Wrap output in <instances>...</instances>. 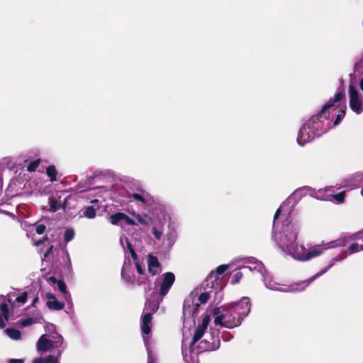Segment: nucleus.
<instances>
[{
    "instance_id": "1",
    "label": "nucleus",
    "mask_w": 363,
    "mask_h": 363,
    "mask_svg": "<svg viewBox=\"0 0 363 363\" xmlns=\"http://www.w3.org/2000/svg\"><path fill=\"white\" fill-rule=\"evenodd\" d=\"M298 237V228L294 225L287 226L286 230L283 233L274 234V240L277 246L281 250L288 255H291L296 257L295 253L298 247L296 242Z\"/></svg>"
},
{
    "instance_id": "2",
    "label": "nucleus",
    "mask_w": 363,
    "mask_h": 363,
    "mask_svg": "<svg viewBox=\"0 0 363 363\" xmlns=\"http://www.w3.org/2000/svg\"><path fill=\"white\" fill-rule=\"evenodd\" d=\"M222 311H223L224 314L228 313L230 320H234V328L238 327L250 311V298L243 297L238 302L224 305L222 306Z\"/></svg>"
},
{
    "instance_id": "3",
    "label": "nucleus",
    "mask_w": 363,
    "mask_h": 363,
    "mask_svg": "<svg viewBox=\"0 0 363 363\" xmlns=\"http://www.w3.org/2000/svg\"><path fill=\"white\" fill-rule=\"evenodd\" d=\"M210 291L201 293L198 298L199 303H194V299L190 297L184 300L183 304V314L188 317L196 315L200 304L206 303L210 298Z\"/></svg>"
},
{
    "instance_id": "4",
    "label": "nucleus",
    "mask_w": 363,
    "mask_h": 363,
    "mask_svg": "<svg viewBox=\"0 0 363 363\" xmlns=\"http://www.w3.org/2000/svg\"><path fill=\"white\" fill-rule=\"evenodd\" d=\"M228 268V264H221L217 267L216 272H211L202 282L201 288L204 290L211 285V289L216 288L221 282L222 277H220Z\"/></svg>"
},
{
    "instance_id": "5",
    "label": "nucleus",
    "mask_w": 363,
    "mask_h": 363,
    "mask_svg": "<svg viewBox=\"0 0 363 363\" xmlns=\"http://www.w3.org/2000/svg\"><path fill=\"white\" fill-rule=\"evenodd\" d=\"M349 96L350 107L352 111L357 114L362 113L363 111V103L362 100L359 99L357 90L352 83L349 85Z\"/></svg>"
},
{
    "instance_id": "6",
    "label": "nucleus",
    "mask_w": 363,
    "mask_h": 363,
    "mask_svg": "<svg viewBox=\"0 0 363 363\" xmlns=\"http://www.w3.org/2000/svg\"><path fill=\"white\" fill-rule=\"evenodd\" d=\"M175 281V276L172 272L163 274L162 282L160 286L159 295L163 298L165 296Z\"/></svg>"
},
{
    "instance_id": "7",
    "label": "nucleus",
    "mask_w": 363,
    "mask_h": 363,
    "mask_svg": "<svg viewBox=\"0 0 363 363\" xmlns=\"http://www.w3.org/2000/svg\"><path fill=\"white\" fill-rule=\"evenodd\" d=\"M322 114L318 113L313 115L305 125L309 128L312 133H314L315 137H320L325 131L323 130V122L320 121Z\"/></svg>"
},
{
    "instance_id": "8",
    "label": "nucleus",
    "mask_w": 363,
    "mask_h": 363,
    "mask_svg": "<svg viewBox=\"0 0 363 363\" xmlns=\"http://www.w3.org/2000/svg\"><path fill=\"white\" fill-rule=\"evenodd\" d=\"M109 222L114 225H121L123 222L129 225H136L135 220L131 219L128 216L122 212L111 214L109 216Z\"/></svg>"
},
{
    "instance_id": "9",
    "label": "nucleus",
    "mask_w": 363,
    "mask_h": 363,
    "mask_svg": "<svg viewBox=\"0 0 363 363\" xmlns=\"http://www.w3.org/2000/svg\"><path fill=\"white\" fill-rule=\"evenodd\" d=\"M220 347V340L218 337L211 336L210 339H204L201 340L198 345L199 350L201 352L213 351L218 349Z\"/></svg>"
},
{
    "instance_id": "10",
    "label": "nucleus",
    "mask_w": 363,
    "mask_h": 363,
    "mask_svg": "<svg viewBox=\"0 0 363 363\" xmlns=\"http://www.w3.org/2000/svg\"><path fill=\"white\" fill-rule=\"evenodd\" d=\"M315 138L314 133H312L311 130L304 124L299 130L297 137V143L300 145H304L306 143L313 140Z\"/></svg>"
},
{
    "instance_id": "11",
    "label": "nucleus",
    "mask_w": 363,
    "mask_h": 363,
    "mask_svg": "<svg viewBox=\"0 0 363 363\" xmlns=\"http://www.w3.org/2000/svg\"><path fill=\"white\" fill-rule=\"evenodd\" d=\"M347 256V254L346 252H344L341 255H339L337 256H336L335 257H333L331 261L330 262L329 264L325 267V268L322 269L318 273H317L315 275H314L313 277H311L309 279H308V282H311L313 281V280H315L317 277L324 274L325 272H327L333 266L335 265V264L337 262H340L342 260H343L344 259H345Z\"/></svg>"
},
{
    "instance_id": "12",
    "label": "nucleus",
    "mask_w": 363,
    "mask_h": 363,
    "mask_svg": "<svg viewBox=\"0 0 363 363\" xmlns=\"http://www.w3.org/2000/svg\"><path fill=\"white\" fill-rule=\"evenodd\" d=\"M214 324L216 325H220L228 328H234L235 323L234 320L230 319V316L227 314H224L223 311L222 313L217 315L214 319Z\"/></svg>"
},
{
    "instance_id": "13",
    "label": "nucleus",
    "mask_w": 363,
    "mask_h": 363,
    "mask_svg": "<svg viewBox=\"0 0 363 363\" xmlns=\"http://www.w3.org/2000/svg\"><path fill=\"white\" fill-rule=\"evenodd\" d=\"M344 96V94L342 91H339L335 94L334 98L330 99L325 104H324L319 111L320 114H325V111L335 106V103L340 101Z\"/></svg>"
},
{
    "instance_id": "14",
    "label": "nucleus",
    "mask_w": 363,
    "mask_h": 363,
    "mask_svg": "<svg viewBox=\"0 0 363 363\" xmlns=\"http://www.w3.org/2000/svg\"><path fill=\"white\" fill-rule=\"evenodd\" d=\"M51 348H54L52 340L47 339L45 335H43L38 339L37 342V349L38 351L45 352Z\"/></svg>"
},
{
    "instance_id": "15",
    "label": "nucleus",
    "mask_w": 363,
    "mask_h": 363,
    "mask_svg": "<svg viewBox=\"0 0 363 363\" xmlns=\"http://www.w3.org/2000/svg\"><path fill=\"white\" fill-rule=\"evenodd\" d=\"M147 267L148 272L152 276H155L158 274V272L154 268H158L160 267V263L157 257L150 254L147 257Z\"/></svg>"
},
{
    "instance_id": "16",
    "label": "nucleus",
    "mask_w": 363,
    "mask_h": 363,
    "mask_svg": "<svg viewBox=\"0 0 363 363\" xmlns=\"http://www.w3.org/2000/svg\"><path fill=\"white\" fill-rule=\"evenodd\" d=\"M152 313H147L142 318L141 331L145 335H149L151 332V322L152 319Z\"/></svg>"
},
{
    "instance_id": "17",
    "label": "nucleus",
    "mask_w": 363,
    "mask_h": 363,
    "mask_svg": "<svg viewBox=\"0 0 363 363\" xmlns=\"http://www.w3.org/2000/svg\"><path fill=\"white\" fill-rule=\"evenodd\" d=\"M325 249V248L323 247H316L309 250L308 252L303 255L301 257H298V259L302 261L309 260L313 257L320 255L323 252Z\"/></svg>"
},
{
    "instance_id": "18",
    "label": "nucleus",
    "mask_w": 363,
    "mask_h": 363,
    "mask_svg": "<svg viewBox=\"0 0 363 363\" xmlns=\"http://www.w3.org/2000/svg\"><path fill=\"white\" fill-rule=\"evenodd\" d=\"M46 306L53 311H60L62 310L65 307V303L62 301H57L56 298L52 301H48L46 303Z\"/></svg>"
},
{
    "instance_id": "19",
    "label": "nucleus",
    "mask_w": 363,
    "mask_h": 363,
    "mask_svg": "<svg viewBox=\"0 0 363 363\" xmlns=\"http://www.w3.org/2000/svg\"><path fill=\"white\" fill-rule=\"evenodd\" d=\"M134 217L136 220V221H135L136 225L141 224L143 225H148L152 222L151 218L147 215H144V216H143L139 213H138V214L135 213Z\"/></svg>"
},
{
    "instance_id": "20",
    "label": "nucleus",
    "mask_w": 363,
    "mask_h": 363,
    "mask_svg": "<svg viewBox=\"0 0 363 363\" xmlns=\"http://www.w3.org/2000/svg\"><path fill=\"white\" fill-rule=\"evenodd\" d=\"M33 363H59L58 357L54 355H48V357L35 358Z\"/></svg>"
},
{
    "instance_id": "21",
    "label": "nucleus",
    "mask_w": 363,
    "mask_h": 363,
    "mask_svg": "<svg viewBox=\"0 0 363 363\" xmlns=\"http://www.w3.org/2000/svg\"><path fill=\"white\" fill-rule=\"evenodd\" d=\"M46 174L48 177L50 178V181L51 182H54L57 181V171L56 169V167L55 165H49L46 168Z\"/></svg>"
},
{
    "instance_id": "22",
    "label": "nucleus",
    "mask_w": 363,
    "mask_h": 363,
    "mask_svg": "<svg viewBox=\"0 0 363 363\" xmlns=\"http://www.w3.org/2000/svg\"><path fill=\"white\" fill-rule=\"evenodd\" d=\"M206 330V329L202 328L200 325L197 326L194 335L193 336L192 341L191 342V346L197 342L203 337Z\"/></svg>"
},
{
    "instance_id": "23",
    "label": "nucleus",
    "mask_w": 363,
    "mask_h": 363,
    "mask_svg": "<svg viewBox=\"0 0 363 363\" xmlns=\"http://www.w3.org/2000/svg\"><path fill=\"white\" fill-rule=\"evenodd\" d=\"M52 342L54 344V347L60 348L57 351V354L56 356L59 357H60L63 350L65 349V347H63V338L61 335H59L56 340H52Z\"/></svg>"
},
{
    "instance_id": "24",
    "label": "nucleus",
    "mask_w": 363,
    "mask_h": 363,
    "mask_svg": "<svg viewBox=\"0 0 363 363\" xmlns=\"http://www.w3.org/2000/svg\"><path fill=\"white\" fill-rule=\"evenodd\" d=\"M6 334L13 340H19L21 337V333L18 330L13 328L6 329Z\"/></svg>"
},
{
    "instance_id": "25",
    "label": "nucleus",
    "mask_w": 363,
    "mask_h": 363,
    "mask_svg": "<svg viewBox=\"0 0 363 363\" xmlns=\"http://www.w3.org/2000/svg\"><path fill=\"white\" fill-rule=\"evenodd\" d=\"M57 286L58 289L61 293L64 294L65 298L67 299V298L70 297V295L69 294L68 291H67V286L66 284L62 280H59L57 281Z\"/></svg>"
},
{
    "instance_id": "26",
    "label": "nucleus",
    "mask_w": 363,
    "mask_h": 363,
    "mask_svg": "<svg viewBox=\"0 0 363 363\" xmlns=\"http://www.w3.org/2000/svg\"><path fill=\"white\" fill-rule=\"evenodd\" d=\"M84 216L89 219L94 218L96 217V210L92 206H87L84 211Z\"/></svg>"
},
{
    "instance_id": "27",
    "label": "nucleus",
    "mask_w": 363,
    "mask_h": 363,
    "mask_svg": "<svg viewBox=\"0 0 363 363\" xmlns=\"http://www.w3.org/2000/svg\"><path fill=\"white\" fill-rule=\"evenodd\" d=\"M41 162V160L37 159L33 161H31L26 167V169L29 172H34L36 171L37 167L39 166Z\"/></svg>"
},
{
    "instance_id": "28",
    "label": "nucleus",
    "mask_w": 363,
    "mask_h": 363,
    "mask_svg": "<svg viewBox=\"0 0 363 363\" xmlns=\"http://www.w3.org/2000/svg\"><path fill=\"white\" fill-rule=\"evenodd\" d=\"M50 208L49 211L51 212H56L60 208V203L54 197L49 199Z\"/></svg>"
},
{
    "instance_id": "29",
    "label": "nucleus",
    "mask_w": 363,
    "mask_h": 363,
    "mask_svg": "<svg viewBox=\"0 0 363 363\" xmlns=\"http://www.w3.org/2000/svg\"><path fill=\"white\" fill-rule=\"evenodd\" d=\"M74 230L73 228H67L65 231V234H64V240L66 242H70L71 240H73L74 237Z\"/></svg>"
},
{
    "instance_id": "30",
    "label": "nucleus",
    "mask_w": 363,
    "mask_h": 363,
    "mask_svg": "<svg viewBox=\"0 0 363 363\" xmlns=\"http://www.w3.org/2000/svg\"><path fill=\"white\" fill-rule=\"evenodd\" d=\"M121 276L125 280L126 282L133 283L135 278L134 276L129 272H126V269L123 267L121 270Z\"/></svg>"
},
{
    "instance_id": "31",
    "label": "nucleus",
    "mask_w": 363,
    "mask_h": 363,
    "mask_svg": "<svg viewBox=\"0 0 363 363\" xmlns=\"http://www.w3.org/2000/svg\"><path fill=\"white\" fill-rule=\"evenodd\" d=\"M0 310L2 313V315L4 316V318L8 320L9 318V308H8V306L6 303H1L0 304Z\"/></svg>"
},
{
    "instance_id": "32",
    "label": "nucleus",
    "mask_w": 363,
    "mask_h": 363,
    "mask_svg": "<svg viewBox=\"0 0 363 363\" xmlns=\"http://www.w3.org/2000/svg\"><path fill=\"white\" fill-rule=\"evenodd\" d=\"M243 275L241 272H237L232 276V279L230 281L232 284H236L240 282Z\"/></svg>"
},
{
    "instance_id": "33",
    "label": "nucleus",
    "mask_w": 363,
    "mask_h": 363,
    "mask_svg": "<svg viewBox=\"0 0 363 363\" xmlns=\"http://www.w3.org/2000/svg\"><path fill=\"white\" fill-rule=\"evenodd\" d=\"M345 197V191H340V192L333 195V198L339 203L344 202Z\"/></svg>"
},
{
    "instance_id": "34",
    "label": "nucleus",
    "mask_w": 363,
    "mask_h": 363,
    "mask_svg": "<svg viewBox=\"0 0 363 363\" xmlns=\"http://www.w3.org/2000/svg\"><path fill=\"white\" fill-rule=\"evenodd\" d=\"M345 111L343 110V109H341L338 114L336 116V118H335V120L334 121V125H338L340 121H342V119L345 117Z\"/></svg>"
},
{
    "instance_id": "35",
    "label": "nucleus",
    "mask_w": 363,
    "mask_h": 363,
    "mask_svg": "<svg viewBox=\"0 0 363 363\" xmlns=\"http://www.w3.org/2000/svg\"><path fill=\"white\" fill-rule=\"evenodd\" d=\"M27 299L28 293L24 291L16 298L15 301L17 303H25L27 301Z\"/></svg>"
},
{
    "instance_id": "36",
    "label": "nucleus",
    "mask_w": 363,
    "mask_h": 363,
    "mask_svg": "<svg viewBox=\"0 0 363 363\" xmlns=\"http://www.w3.org/2000/svg\"><path fill=\"white\" fill-rule=\"evenodd\" d=\"M34 323L33 319L32 318H27L26 319H22L19 320V323L21 327H27L32 325Z\"/></svg>"
},
{
    "instance_id": "37",
    "label": "nucleus",
    "mask_w": 363,
    "mask_h": 363,
    "mask_svg": "<svg viewBox=\"0 0 363 363\" xmlns=\"http://www.w3.org/2000/svg\"><path fill=\"white\" fill-rule=\"evenodd\" d=\"M131 197L133 199H134L135 200L141 202L143 204H146V201H145V198L140 194L133 193L132 194Z\"/></svg>"
},
{
    "instance_id": "38",
    "label": "nucleus",
    "mask_w": 363,
    "mask_h": 363,
    "mask_svg": "<svg viewBox=\"0 0 363 363\" xmlns=\"http://www.w3.org/2000/svg\"><path fill=\"white\" fill-rule=\"evenodd\" d=\"M350 240V237L344 238L342 239H339L335 241L336 244L335 245V246H338V247L345 246Z\"/></svg>"
},
{
    "instance_id": "39",
    "label": "nucleus",
    "mask_w": 363,
    "mask_h": 363,
    "mask_svg": "<svg viewBox=\"0 0 363 363\" xmlns=\"http://www.w3.org/2000/svg\"><path fill=\"white\" fill-rule=\"evenodd\" d=\"M46 226L44 224L37 225L35 227V232L38 235H42L45 233Z\"/></svg>"
},
{
    "instance_id": "40",
    "label": "nucleus",
    "mask_w": 363,
    "mask_h": 363,
    "mask_svg": "<svg viewBox=\"0 0 363 363\" xmlns=\"http://www.w3.org/2000/svg\"><path fill=\"white\" fill-rule=\"evenodd\" d=\"M350 240H362L363 241V230L361 231H359L351 236H350Z\"/></svg>"
},
{
    "instance_id": "41",
    "label": "nucleus",
    "mask_w": 363,
    "mask_h": 363,
    "mask_svg": "<svg viewBox=\"0 0 363 363\" xmlns=\"http://www.w3.org/2000/svg\"><path fill=\"white\" fill-rule=\"evenodd\" d=\"M210 321L209 315H206L203 317L202 320V323L199 324V325L201 326L202 328L206 329Z\"/></svg>"
},
{
    "instance_id": "42",
    "label": "nucleus",
    "mask_w": 363,
    "mask_h": 363,
    "mask_svg": "<svg viewBox=\"0 0 363 363\" xmlns=\"http://www.w3.org/2000/svg\"><path fill=\"white\" fill-rule=\"evenodd\" d=\"M49 240L48 235H45L43 238L39 239L38 240L34 241V245L36 247H38L41 245L43 243H44L45 241H48Z\"/></svg>"
},
{
    "instance_id": "43",
    "label": "nucleus",
    "mask_w": 363,
    "mask_h": 363,
    "mask_svg": "<svg viewBox=\"0 0 363 363\" xmlns=\"http://www.w3.org/2000/svg\"><path fill=\"white\" fill-rule=\"evenodd\" d=\"M349 250L350 251V253H354L359 251V246L357 243H352L349 247Z\"/></svg>"
},
{
    "instance_id": "44",
    "label": "nucleus",
    "mask_w": 363,
    "mask_h": 363,
    "mask_svg": "<svg viewBox=\"0 0 363 363\" xmlns=\"http://www.w3.org/2000/svg\"><path fill=\"white\" fill-rule=\"evenodd\" d=\"M152 234L154 235L155 238L157 240L161 238L162 236V231L157 229V228L153 227L152 228Z\"/></svg>"
},
{
    "instance_id": "45",
    "label": "nucleus",
    "mask_w": 363,
    "mask_h": 363,
    "mask_svg": "<svg viewBox=\"0 0 363 363\" xmlns=\"http://www.w3.org/2000/svg\"><path fill=\"white\" fill-rule=\"evenodd\" d=\"M135 267H136V269H137V272H138V274H144V271H143L139 261L135 262Z\"/></svg>"
},
{
    "instance_id": "46",
    "label": "nucleus",
    "mask_w": 363,
    "mask_h": 363,
    "mask_svg": "<svg viewBox=\"0 0 363 363\" xmlns=\"http://www.w3.org/2000/svg\"><path fill=\"white\" fill-rule=\"evenodd\" d=\"M52 250H53V245H50L49 246V247L47 249L46 252L43 255L44 258L48 257L52 252Z\"/></svg>"
},
{
    "instance_id": "47",
    "label": "nucleus",
    "mask_w": 363,
    "mask_h": 363,
    "mask_svg": "<svg viewBox=\"0 0 363 363\" xmlns=\"http://www.w3.org/2000/svg\"><path fill=\"white\" fill-rule=\"evenodd\" d=\"M129 251H130L132 258L135 260V262L138 261V255H137L135 251L134 250V249L133 247H130V250H129Z\"/></svg>"
},
{
    "instance_id": "48",
    "label": "nucleus",
    "mask_w": 363,
    "mask_h": 363,
    "mask_svg": "<svg viewBox=\"0 0 363 363\" xmlns=\"http://www.w3.org/2000/svg\"><path fill=\"white\" fill-rule=\"evenodd\" d=\"M129 251H130L132 258L135 260V262L138 261V255H137L135 251L134 250V249L133 247H130V250H129Z\"/></svg>"
},
{
    "instance_id": "49",
    "label": "nucleus",
    "mask_w": 363,
    "mask_h": 363,
    "mask_svg": "<svg viewBox=\"0 0 363 363\" xmlns=\"http://www.w3.org/2000/svg\"><path fill=\"white\" fill-rule=\"evenodd\" d=\"M129 251H130L132 258L135 260V262L138 261V255H137L135 251L134 250V249L133 247H130V250H129Z\"/></svg>"
},
{
    "instance_id": "50",
    "label": "nucleus",
    "mask_w": 363,
    "mask_h": 363,
    "mask_svg": "<svg viewBox=\"0 0 363 363\" xmlns=\"http://www.w3.org/2000/svg\"><path fill=\"white\" fill-rule=\"evenodd\" d=\"M222 313V306L220 308H214L213 310V315H220Z\"/></svg>"
},
{
    "instance_id": "51",
    "label": "nucleus",
    "mask_w": 363,
    "mask_h": 363,
    "mask_svg": "<svg viewBox=\"0 0 363 363\" xmlns=\"http://www.w3.org/2000/svg\"><path fill=\"white\" fill-rule=\"evenodd\" d=\"M45 297L47 299H48V301L55 300L56 298L55 294L52 293H47L45 294Z\"/></svg>"
},
{
    "instance_id": "52",
    "label": "nucleus",
    "mask_w": 363,
    "mask_h": 363,
    "mask_svg": "<svg viewBox=\"0 0 363 363\" xmlns=\"http://www.w3.org/2000/svg\"><path fill=\"white\" fill-rule=\"evenodd\" d=\"M48 281L53 284H57V281H59V280L57 279L55 277H50L48 279Z\"/></svg>"
},
{
    "instance_id": "53",
    "label": "nucleus",
    "mask_w": 363,
    "mask_h": 363,
    "mask_svg": "<svg viewBox=\"0 0 363 363\" xmlns=\"http://www.w3.org/2000/svg\"><path fill=\"white\" fill-rule=\"evenodd\" d=\"M9 363H23V360L21 359H11Z\"/></svg>"
},
{
    "instance_id": "54",
    "label": "nucleus",
    "mask_w": 363,
    "mask_h": 363,
    "mask_svg": "<svg viewBox=\"0 0 363 363\" xmlns=\"http://www.w3.org/2000/svg\"><path fill=\"white\" fill-rule=\"evenodd\" d=\"M281 213V209L280 208H278L276 212H275V214H274V220H277L278 218V217L279 216V214Z\"/></svg>"
},
{
    "instance_id": "55",
    "label": "nucleus",
    "mask_w": 363,
    "mask_h": 363,
    "mask_svg": "<svg viewBox=\"0 0 363 363\" xmlns=\"http://www.w3.org/2000/svg\"><path fill=\"white\" fill-rule=\"evenodd\" d=\"M6 326L1 315L0 314V328H4Z\"/></svg>"
},
{
    "instance_id": "56",
    "label": "nucleus",
    "mask_w": 363,
    "mask_h": 363,
    "mask_svg": "<svg viewBox=\"0 0 363 363\" xmlns=\"http://www.w3.org/2000/svg\"><path fill=\"white\" fill-rule=\"evenodd\" d=\"M38 301V297H35L33 301H32V303H31V306H35V303Z\"/></svg>"
},
{
    "instance_id": "57",
    "label": "nucleus",
    "mask_w": 363,
    "mask_h": 363,
    "mask_svg": "<svg viewBox=\"0 0 363 363\" xmlns=\"http://www.w3.org/2000/svg\"><path fill=\"white\" fill-rule=\"evenodd\" d=\"M359 87H360L361 90L363 91V78L361 79V80H360Z\"/></svg>"
},
{
    "instance_id": "58",
    "label": "nucleus",
    "mask_w": 363,
    "mask_h": 363,
    "mask_svg": "<svg viewBox=\"0 0 363 363\" xmlns=\"http://www.w3.org/2000/svg\"><path fill=\"white\" fill-rule=\"evenodd\" d=\"M127 246L128 250H130V247H133L131 243H130L129 242H127Z\"/></svg>"
},
{
    "instance_id": "59",
    "label": "nucleus",
    "mask_w": 363,
    "mask_h": 363,
    "mask_svg": "<svg viewBox=\"0 0 363 363\" xmlns=\"http://www.w3.org/2000/svg\"><path fill=\"white\" fill-rule=\"evenodd\" d=\"M7 301H8V302H9V303H11V306H13V305H14V302H13V301H12V300H11V299L9 298Z\"/></svg>"
},
{
    "instance_id": "60",
    "label": "nucleus",
    "mask_w": 363,
    "mask_h": 363,
    "mask_svg": "<svg viewBox=\"0 0 363 363\" xmlns=\"http://www.w3.org/2000/svg\"><path fill=\"white\" fill-rule=\"evenodd\" d=\"M147 363H155L154 360L152 359H149Z\"/></svg>"
},
{
    "instance_id": "61",
    "label": "nucleus",
    "mask_w": 363,
    "mask_h": 363,
    "mask_svg": "<svg viewBox=\"0 0 363 363\" xmlns=\"http://www.w3.org/2000/svg\"><path fill=\"white\" fill-rule=\"evenodd\" d=\"M359 250H363V245L359 246Z\"/></svg>"
},
{
    "instance_id": "62",
    "label": "nucleus",
    "mask_w": 363,
    "mask_h": 363,
    "mask_svg": "<svg viewBox=\"0 0 363 363\" xmlns=\"http://www.w3.org/2000/svg\"><path fill=\"white\" fill-rule=\"evenodd\" d=\"M361 194L363 196V188L361 189Z\"/></svg>"
},
{
    "instance_id": "63",
    "label": "nucleus",
    "mask_w": 363,
    "mask_h": 363,
    "mask_svg": "<svg viewBox=\"0 0 363 363\" xmlns=\"http://www.w3.org/2000/svg\"><path fill=\"white\" fill-rule=\"evenodd\" d=\"M157 308L158 307H157L155 309H153V313L155 312L157 310Z\"/></svg>"
}]
</instances>
